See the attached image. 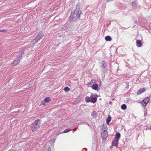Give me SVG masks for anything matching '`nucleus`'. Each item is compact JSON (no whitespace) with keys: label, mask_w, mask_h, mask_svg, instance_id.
Returning <instances> with one entry per match:
<instances>
[{"label":"nucleus","mask_w":151,"mask_h":151,"mask_svg":"<svg viewBox=\"0 0 151 151\" xmlns=\"http://www.w3.org/2000/svg\"><path fill=\"white\" fill-rule=\"evenodd\" d=\"M81 13V12L80 9L76 8L74 11L71 13L70 17L73 20H76L80 17Z\"/></svg>","instance_id":"nucleus-1"},{"label":"nucleus","mask_w":151,"mask_h":151,"mask_svg":"<svg viewBox=\"0 0 151 151\" xmlns=\"http://www.w3.org/2000/svg\"><path fill=\"white\" fill-rule=\"evenodd\" d=\"M120 134L119 133L117 132L116 133L114 137V139L112 143V146H115L116 147H117L119 139L120 137Z\"/></svg>","instance_id":"nucleus-2"},{"label":"nucleus","mask_w":151,"mask_h":151,"mask_svg":"<svg viewBox=\"0 0 151 151\" xmlns=\"http://www.w3.org/2000/svg\"><path fill=\"white\" fill-rule=\"evenodd\" d=\"M40 127V122L39 120L35 121L32 126V129L33 132L35 131Z\"/></svg>","instance_id":"nucleus-3"},{"label":"nucleus","mask_w":151,"mask_h":151,"mask_svg":"<svg viewBox=\"0 0 151 151\" xmlns=\"http://www.w3.org/2000/svg\"><path fill=\"white\" fill-rule=\"evenodd\" d=\"M108 136L107 129H103L101 131V136L103 139L106 140Z\"/></svg>","instance_id":"nucleus-4"},{"label":"nucleus","mask_w":151,"mask_h":151,"mask_svg":"<svg viewBox=\"0 0 151 151\" xmlns=\"http://www.w3.org/2000/svg\"><path fill=\"white\" fill-rule=\"evenodd\" d=\"M150 100V98L149 97H147L145 98L143 100L140 101L139 103L142 105L145 109V107L149 101Z\"/></svg>","instance_id":"nucleus-5"},{"label":"nucleus","mask_w":151,"mask_h":151,"mask_svg":"<svg viewBox=\"0 0 151 151\" xmlns=\"http://www.w3.org/2000/svg\"><path fill=\"white\" fill-rule=\"evenodd\" d=\"M97 97L96 94L91 93L90 96V102L93 103L96 102L97 101Z\"/></svg>","instance_id":"nucleus-6"},{"label":"nucleus","mask_w":151,"mask_h":151,"mask_svg":"<svg viewBox=\"0 0 151 151\" xmlns=\"http://www.w3.org/2000/svg\"><path fill=\"white\" fill-rule=\"evenodd\" d=\"M21 55L18 57L15 60L14 62L13 63V65H15L18 64L19 61V60L20 59V57H21Z\"/></svg>","instance_id":"nucleus-7"},{"label":"nucleus","mask_w":151,"mask_h":151,"mask_svg":"<svg viewBox=\"0 0 151 151\" xmlns=\"http://www.w3.org/2000/svg\"><path fill=\"white\" fill-rule=\"evenodd\" d=\"M44 35L43 33H40L36 37L35 40L37 41H38L42 39L44 36Z\"/></svg>","instance_id":"nucleus-8"},{"label":"nucleus","mask_w":151,"mask_h":151,"mask_svg":"<svg viewBox=\"0 0 151 151\" xmlns=\"http://www.w3.org/2000/svg\"><path fill=\"white\" fill-rule=\"evenodd\" d=\"M145 88H141L139 89L137 92V95H139L145 92Z\"/></svg>","instance_id":"nucleus-9"},{"label":"nucleus","mask_w":151,"mask_h":151,"mask_svg":"<svg viewBox=\"0 0 151 151\" xmlns=\"http://www.w3.org/2000/svg\"><path fill=\"white\" fill-rule=\"evenodd\" d=\"M92 88L95 90L98 91V86L97 84H93L91 86Z\"/></svg>","instance_id":"nucleus-10"},{"label":"nucleus","mask_w":151,"mask_h":151,"mask_svg":"<svg viewBox=\"0 0 151 151\" xmlns=\"http://www.w3.org/2000/svg\"><path fill=\"white\" fill-rule=\"evenodd\" d=\"M137 46L138 47H140L142 45L141 41L140 40H137L136 42Z\"/></svg>","instance_id":"nucleus-11"},{"label":"nucleus","mask_w":151,"mask_h":151,"mask_svg":"<svg viewBox=\"0 0 151 151\" xmlns=\"http://www.w3.org/2000/svg\"><path fill=\"white\" fill-rule=\"evenodd\" d=\"M91 116L94 118H96L97 116V112L96 111H93L91 113Z\"/></svg>","instance_id":"nucleus-12"},{"label":"nucleus","mask_w":151,"mask_h":151,"mask_svg":"<svg viewBox=\"0 0 151 151\" xmlns=\"http://www.w3.org/2000/svg\"><path fill=\"white\" fill-rule=\"evenodd\" d=\"M69 27V25L67 24H65L64 25L63 27V30H67Z\"/></svg>","instance_id":"nucleus-13"},{"label":"nucleus","mask_w":151,"mask_h":151,"mask_svg":"<svg viewBox=\"0 0 151 151\" xmlns=\"http://www.w3.org/2000/svg\"><path fill=\"white\" fill-rule=\"evenodd\" d=\"M95 80H92L91 82H89L88 84H87V85L88 87H90L91 86H92V85L93 83H95Z\"/></svg>","instance_id":"nucleus-14"},{"label":"nucleus","mask_w":151,"mask_h":151,"mask_svg":"<svg viewBox=\"0 0 151 151\" xmlns=\"http://www.w3.org/2000/svg\"><path fill=\"white\" fill-rule=\"evenodd\" d=\"M137 4L136 2H133L132 4V7L134 9L136 8L137 7Z\"/></svg>","instance_id":"nucleus-15"},{"label":"nucleus","mask_w":151,"mask_h":151,"mask_svg":"<svg viewBox=\"0 0 151 151\" xmlns=\"http://www.w3.org/2000/svg\"><path fill=\"white\" fill-rule=\"evenodd\" d=\"M111 118L110 116H108V117L106 119V123L107 124H109V122L111 121Z\"/></svg>","instance_id":"nucleus-16"},{"label":"nucleus","mask_w":151,"mask_h":151,"mask_svg":"<svg viewBox=\"0 0 151 151\" xmlns=\"http://www.w3.org/2000/svg\"><path fill=\"white\" fill-rule=\"evenodd\" d=\"M105 40L106 41H110L111 40V38L109 36H107L105 37Z\"/></svg>","instance_id":"nucleus-17"},{"label":"nucleus","mask_w":151,"mask_h":151,"mask_svg":"<svg viewBox=\"0 0 151 151\" xmlns=\"http://www.w3.org/2000/svg\"><path fill=\"white\" fill-rule=\"evenodd\" d=\"M50 98L46 97L44 99V100L45 102H46L47 103H48L50 101Z\"/></svg>","instance_id":"nucleus-18"},{"label":"nucleus","mask_w":151,"mask_h":151,"mask_svg":"<svg viewBox=\"0 0 151 151\" xmlns=\"http://www.w3.org/2000/svg\"><path fill=\"white\" fill-rule=\"evenodd\" d=\"M127 108V106L125 104H123L121 106V108L122 109L124 110L126 109Z\"/></svg>","instance_id":"nucleus-19"},{"label":"nucleus","mask_w":151,"mask_h":151,"mask_svg":"<svg viewBox=\"0 0 151 151\" xmlns=\"http://www.w3.org/2000/svg\"><path fill=\"white\" fill-rule=\"evenodd\" d=\"M91 99L89 97H86L85 98V101L87 102L90 101Z\"/></svg>","instance_id":"nucleus-20"},{"label":"nucleus","mask_w":151,"mask_h":151,"mask_svg":"<svg viewBox=\"0 0 151 151\" xmlns=\"http://www.w3.org/2000/svg\"><path fill=\"white\" fill-rule=\"evenodd\" d=\"M64 91L65 92L68 91H70V89L68 87H66L64 88Z\"/></svg>","instance_id":"nucleus-21"},{"label":"nucleus","mask_w":151,"mask_h":151,"mask_svg":"<svg viewBox=\"0 0 151 151\" xmlns=\"http://www.w3.org/2000/svg\"><path fill=\"white\" fill-rule=\"evenodd\" d=\"M102 63L103 66V67H105L106 66V64L104 61H102Z\"/></svg>","instance_id":"nucleus-22"},{"label":"nucleus","mask_w":151,"mask_h":151,"mask_svg":"<svg viewBox=\"0 0 151 151\" xmlns=\"http://www.w3.org/2000/svg\"><path fill=\"white\" fill-rule=\"evenodd\" d=\"M70 130V129H65L64 131V133H67L69 132Z\"/></svg>","instance_id":"nucleus-23"},{"label":"nucleus","mask_w":151,"mask_h":151,"mask_svg":"<svg viewBox=\"0 0 151 151\" xmlns=\"http://www.w3.org/2000/svg\"><path fill=\"white\" fill-rule=\"evenodd\" d=\"M79 102L78 101H75L73 103V104H77L78 102Z\"/></svg>","instance_id":"nucleus-24"},{"label":"nucleus","mask_w":151,"mask_h":151,"mask_svg":"<svg viewBox=\"0 0 151 151\" xmlns=\"http://www.w3.org/2000/svg\"><path fill=\"white\" fill-rule=\"evenodd\" d=\"M6 30H0V32H6Z\"/></svg>","instance_id":"nucleus-25"},{"label":"nucleus","mask_w":151,"mask_h":151,"mask_svg":"<svg viewBox=\"0 0 151 151\" xmlns=\"http://www.w3.org/2000/svg\"><path fill=\"white\" fill-rule=\"evenodd\" d=\"M24 52V50L22 49L21 51V53L22 54V53H23Z\"/></svg>","instance_id":"nucleus-26"},{"label":"nucleus","mask_w":151,"mask_h":151,"mask_svg":"<svg viewBox=\"0 0 151 151\" xmlns=\"http://www.w3.org/2000/svg\"><path fill=\"white\" fill-rule=\"evenodd\" d=\"M112 0H106L107 1V2H109V1H112Z\"/></svg>","instance_id":"nucleus-27"},{"label":"nucleus","mask_w":151,"mask_h":151,"mask_svg":"<svg viewBox=\"0 0 151 151\" xmlns=\"http://www.w3.org/2000/svg\"><path fill=\"white\" fill-rule=\"evenodd\" d=\"M48 151H50V147L48 148Z\"/></svg>","instance_id":"nucleus-28"},{"label":"nucleus","mask_w":151,"mask_h":151,"mask_svg":"<svg viewBox=\"0 0 151 151\" xmlns=\"http://www.w3.org/2000/svg\"><path fill=\"white\" fill-rule=\"evenodd\" d=\"M86 150V151H87V149L86 148L84 149H83V150Z\"/></svg>","instance_id":"nucleus-29"},{"label":"nucleus","mask_w":151,"mask_h":151,"mask_svg":"<svg viewBox=\"0 0 151 151\" xmlns=\"http://www.w3.org/2000/svg\"><path fill=\"white\" fill-rule=\"evenodd\" d=\"M150 129L151 130V125L150 127Z\"/></svg>","instance_id":"nucleus-30"}]
</instances>
